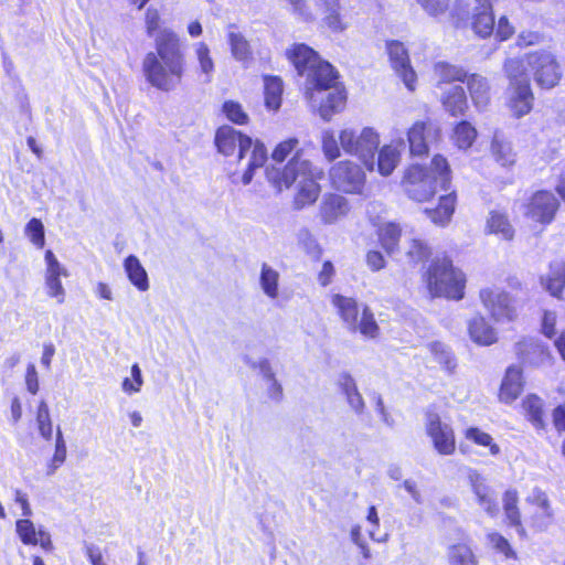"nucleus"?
Segmentation results:
<instances>
[{"label":"nucleus","mask_w":565,"mask_h":565,"mask_svg":"<svg viewBox=\"0 0 565 565\" xmlns=\"http://www.w3.org/2000/svg\"><path fill=\"white\" fill-rule=\"evenodd\" d=\"M287 56L298 74L306 77L305 95L311 107L318 108L324 120H330L345 102L344 90L337 82L333 66L303 43L295 44L287 51Z\"/></svg>","instance_id":"f257e3e1"},{"label":"nucleus","mask_w":565,"mask_h":565,"mask_svg":"<svg viewBox=\"0 0 565 565\" xmlns=\"http://www.w3.org/2000/svg\"><path fill=\"white\" fill-rule=\"evenodd\" d=\"M160 15L157 10L146 12L149 36L154 38V52L146 54L142 71L148 83L162 92L175 89L185 71V56L178 34L171 29H159Z\"/></svg>","instance_id":"f03ea898"},{"label":"nucleus","mask_w":565,"mask_h":565,"mask_svg":"<svg viewBox=\"0 0 565 565\" xmlns=\"http://www.w3.org/2000/svg\"><path fill=\"white\" fill-rule=\"evenodd\" d=\"M425 280L433 297H445L460 300L463 298L466 278L463 273L455 268L449 258H436L429 265Z\"/></svg>","instance_id":"7ed1b4c3"},{"label":"nucleus","mask_w":565,"mask_h":565,"mask_svg":"<svg viewBox=\"0 0 565 565\" xmlns=\"http://www.w3.org/2000/svg\"><path fill=\"white\" fill-rule=\"evenodd\" d=\"M341 148L356 156L369 172L375 171V152L380 146V135L372 127H364L359 134L345 128L339 135Z\"/></svg>","instance_id":"20e7f679"},{"label":"nucleus","mask_w":565,"mask_h":565,"mask_svg":"<svg viewBox=\"0 0 565 565\" xmlns=\"http://www.w3.org/2000/svg\"><path fill=\"white\" fill-rule=\"evenodd\" d=\"M526 64L533 71L534 81L542 88H553L561 81V66L555 55L548 51H537L527 54Z\"/></svg>","instance_id":"39448f33"},{"label":"nucleus","mask_w":565,"mask_h":565,"mask_svg":"<svg viewBox=\"0 0 565 565\" xmlns=\"http://www.w3.org/2000/svg\"><path fill=\"white\" fill-rule=\"evenodd\" d=\"M425 430L434 449L441 456H450L456 450V436L452 426L444 422L435 412H427Z\"/></svg>","instance_id":"423d86ee"},{"label":"nucleus","mask_w":565,"mask_h":565,"mask_svg":"<svg viewBox=\"0 0 565 565\" xmlns=\"http://www.w3.org/2000/svg\"><path fill=\"white\" fill-rule=\"evenodd\" d=\"M479 298L487 312L497 322H510L516 317V309L512 297L499 288H484Z\"/></svg>","instance_id":"0eeeda50"},{"label":"nucleus","mask_w":565,"mask_h":565,"mask_svg":"<svg viewBox=\"0 0 565 565\" xmlns=\"http://www.w3.org/2000/svg\"><path fill=\"white\" fill-rule=\"evenodd\" d=\"M267 181L277 193L282 190V186L289 189L295 184L294 206L297 210L316 202L320 193V185L316 179H300L298 182H296L297 179H267Z\"/></svg>","instance_id":"6e6552de"},{"label":"nucleus","mask_w":565,"mask_h":565,"mask_svg":"<svg viewBox=\"0 0 565 565\" xmlns=\"http://www.w3.org/2000/svg\"><path fill=\"white\" fill-rule=\"evenodd\" d=\"M558 207V200L552 192L537 191L530 198L525 205L524 215L532 222L545 226L554 220Z\"/></svg>","instance_id":"1a4fd4ad"},{"label":"nucleus","mask_w":565,"mask_h":565,"mask_svg":"<svg viewBox=\"0 0 565 565\" xmlns=\"http://www.w3.org/2000/svg\"><path fill=\"white\" fill-rule=\"evenodd\" d=\"M440 138L439 126L430 119L419 120L412 125L407 132L411 153L424 156L428 152L429 143Z\"/></svg>","instance_id":"9d476101"},{"label":"nucleus","mask_w":565,"mask_h":565,"mask_svg":"<svg viewBox=\"0 0 565 565\" xmlns=\"http://www.w3.org/2000/svg\"><path fill=\"white\" fill-rule=\"evenodd\" d=\"M14 531L21 543L26 546H40L44 552H52L54 548L50 532L30 518L17 519Z\"/></svg>","instance_id":"9b49d317"},{"label":"nucleus","mask_w":565,"mask_h":565,"mask_svg":"<svg viewBox=\"0 0 565 565\" xmlns=\"http://www.w3.org/2000/svg\"><path fill=\"white\" fill-rule=\"evenodd\" d=\"M402 186L409 199L424 202L450 190V179H403Z\"/></svg>","instance_id":"f8f14e48"},{"label":"nucleus","mask_w":565,"mask_h":565,"mask_svg":"<svg viewBox=\"0 0 565 565\" xmlns=\"http://www.w3.org/2000/svg\"><path fill=\"white\" fill-rule=\"evenodd\" d=\"M45 273H44V285L46 295L54 298L57 303L65 301L66 291L61 281V277H67V269L58 262L52 250L45 253Z\"/></svg>","instance_id":"ddd939ff"},{"label":"nucleus","mask_w":565,"mask_h":565,"mask_svg":"<svg viewBox=\"0 0 565 565\" xmlns=\"http://www.w3.org/2000/svg\"><path fill=\"white\" fill-rule=\"evenodd\" d=\"M386 49L392 67L397 74V76L401 77V79L409 90H415L417 76L414 68L411 65L408 53L404 47L403 43L398 41H391L387 42Z\"/></svg>","instance_id":"4468645a"},{"label":"nucleus","mask_w":565,"mask_h":565,"mask_svg":"<svg viewBox=\"0 0 565 565\" xmlns=\"http://www.w3.org/2000/svg\"><path fill=\"white\" fill-rule=\"evenodd\" d=\"M215 146L220 153L224 156H232L238 150L239 159L243 158L244 152L253 145V140L242 135L231 126H222L216 130L214 138Z\"/></svg>","instance_id":"2eb2a0df"},{"label":"nucleus","mask_w":565,"mask_h":565,"mask_svg":"<svg viewBox=\"0 0 565 565\" xmlns=\"http://www.w3.org/2000/svg\"><path fill=\"white\" fill-rule=\"evenodd\" d=\"M469 482L479 507L490 516L495 518L499 505L494 490L487 483L486 478L472 471L469 473Z\"/></svg>","instance_id":"dca6fc26"},{"label":"nucleus","mask_w":565,"mask_h":565,"mask_svg":"<svg viewBox=\"0 0 565 565\" xmlns=\"http://www.w3.org/2000/svg\"><path fill=\"white\" fill-rule=\"evenodd\" d=\"M349 211L350 205L345 198L339 194H328L320 203L319 216L323 224L331 225L344 218Z\"/></svg>","instance_id":"f3484780"},{"label":"nucleus","mask_w":565,"mask_h":565,"mask_svg":"<svg viewBox=\"0 0 565 565\" xmlns=\"http://www.w3.org/2000/svg\"><path fill=\"white\" fill-rule=\"evenodd\" d=\"M518 354L531 365L541 366L551 363L548 348L535 339H525L518 343Z\"/></svg>","instance_id":"a211bd4d"},{"label":"nucleus","mask_w":565,"mask_h":565,"mask_svg":"<svg viewBox=\"0 0 565 565\" xmlns=\"http://www.w3.org/2000/svg\"><path fill=\"white\" fill-rule=\"evenodd\" d=\"M509 108L513 116L521 118L527 115L533 107V93L530 84L523 81L522 85L509 87Z\"/></svg>","instance_id":"6ab92c4d"},{"label":"nucleus","mask_w":565,"mask_h":565,"mask_svg":"<svg viewBox=\"0 0 565 565\" xmlns=\"http://www.w3.org/2000/svg\"><path fill=\"white\" fill-rule=\"evenodd\" d=\"M522 370L519 366L511 365L507 369L499 391V399L502 403L510 404L514 402L523 390Z\"/></svg>","instance_id":"aec40b11"},{"label":"nucleus","mask_w":565,"mask_h":565,"mask_svg":"<svg viewBox=\"0 0 565 565\" xmlns=\"http://www.w3.org/2000/svg\"><path fill=\"white\" fill-rule=\"evenodd\" d=\"M527 502L534 505L533 523L540 530H545L553 521V511L545 492L534 489L527 498Z\"/></svg>","instance_id":"412c9836"},{"label":"nucleus","mask_w":565,"mask_h":565,"mask_svg":"<svg viewBox=\"0 0 565 565\" xmlns=\"http://www.w3.org/2000/svg\"><path fill=\"white\" fill-rule=\"evenodd\" d=\"M468 332L470 339L479 345H491L498 341L495 329L480 315L469 320Z\"/></svg>","instance_id":"4be33fe9"},{"label":"nucleus","mask_w":565,"mask_h":565,"mask_svg":"<svg viewBox=\"0 0 565 565\" xmlns=\"http://www.w3.org/2000/svg\"><path fill=\"white\" fill-rule=\"evenodd\" d=\"M456 193L454 190L439 193V204L434 210H426V214L431 222L438 226H446L455 212Z\"/></svg>","instance_id":"5701e85b"},{"label":"nucleus","mask_w":565,"mask_h":565,"mask_svg":"<svg viewBox=\"0 0 565 565\" xmlns=\"http://www.w3.org/2000/svg\"><path fill=\"white\" fill-rule=\"evenodd\" d=\"M122 267L129 282L137 290L145 292L150 288L148 273L136 255L127 256L122 262Z\"/></svg>","instance_id":"b1692460"},{"label":"nucleus","mask_w":565,"mask_h":565,"mask_svg":"<svg viewBox=\"0 0 565 565\" xmlns=\"http://www.w3.org/2000/svg\"><path fill=\"white\" fill-rule=\"evenodd\" d=\"M331 305L335 308L337 313L348 329L356 327V319L361 312L355 299L334 294L331 296Z\"/></svg>","instance_id":"393cba45"},{"label":"nucleus","mask_w":565,"mask_h":565,"mask_svg":"<svg viewBox=\"0 0 565 565\" xmlns=\"http://www.w3.org/2000/svg\"><path fill=\"white\" fill-rule=\"evenodd\" d=\"M440 100L445 110L451 116L463 115L468 108L465 89L458 85L448 88Z\"/></svg>","instance_id":"a878e982"},{"label":"nucleus","mask_w":565,"mask_h":565,"mask_svg":"<svg viewBox=\"0 0 565 565\" xmlns=\"http://www.w3.org/2000/svg\"><path fill=\"white\" fill-rule=\"evenodd\" d=\"M315 2L324 14L323 22L329 29L333 32H341L345 29L340 14V0H315Z\"/></svg>","instance_id":"bb28decb"},{"label":"nucleus","mask_w":565,"mask_h":565,"mask_svg":"<svg viewBox=\"0 0 565 565\" xmlns=\"http://www.w3.org/2000/svg\"><path fill=\"white\" fill-rule=\"evenodd\" d=\"M279 271L267 263H263L259 274V286L264 295L270 300L279 297Z\"/></svg>","instance_id":"cd10ccee"},{"label":"nucleus","mask_w":565,"mask_h":565,"mask_svg":"<svg viewBox=\"0 0 565 565\" xmlns=\"http://www.w3.org/2000/svg\"><path fill=\"white\" fill-rule=\"evenodd\" d=\"M542 285L554 297H558L565 287V264L552 263L546 276L541 278Z\"/></svg>","instance_id":"c85d7f7f"},{"label":"nucleus","mask_w":565,"mask_h":565,"mask_svg":"<svg viewBox=\"0 0 565 565\" xmlns=\"http://www.w3.org/2000/svg\"><path fill=\"white\" fill-rule=\"evenodd\" d=\"M401 160V151L393 145L382 147L375 160L376 171L382 175H390Z\"/></svg>","instance_id":"c756f323"},{"label":"nucleus","mask_w":565,"mask_h":565,"mask_svg":"<svg viewBox=\"0 0 565 565\" xmlns=\"http://www.w3.org/2000/svg\"><path fill=\"white\" fill-rule=\"evenodd\" d=\"M401 228L396 223H384L379 225L377 236L382 248L392 255L398 249Z\"/></svg>","instance_id":"7c9ffc66"},{"label":"nucleus","mask_w":565,"mask_h":565,"mask_svg":"<svg viewBox=\"0 0 565 565\" xmlns=\"http://www.w3.org/2000/svg\"><path fill=\"white\" fill-rule=\"evenodd\" d=\"M468 88L470 92L471 99L476 107L484 108L489 104L490 87L484 77L477 74H472L468 78Z\"/></svg>","instance_id":"2f4dec72"},{"label":"nucleus","mask_w":565,"mask_h":565,"mask_svg":"<svg viewBox=\"0 0 565 565\" xmlns=\"http://www.w3.org/2000/svg\"><path fill=\"white\" fill-rule=\"evenodd\" d=\"M350 331H359L364 338L375 339L380 333V327L375 320L372 310L367 306H363L361 313L356 319V327H351Z\"/></svg>","instance_id":"473e14b6"},{"label":"nucleus","mask_w":565,"mask_h":565,"mask_svg":"<svg viewBox=\"0 0 565 565\" xmlns=\"http://www.w3.org/2000/svg\"><path fill=\"white\" fill-rule=\"evenodd\" d=\"M487 228L490 233L499 235L505 241H511L514 236V230L503 213L491 211L487 221Z\"/></svg>","instance_id":"72a5a7b5"},{"label":"nucleus","mask_w":565,"mask_h":565,"mask_svg":"<svg viewBox=\"0 0 565 565\" xmlns=\"http://www.w3.org/2000/svg\"><path fill=\"white\" fill-rule=\"evenodd\" d=\"M518 492L513 489L507 490L503 494V509L509 524L515 526L519 534H524V529L521 525V514L518 508Z\"/></svg>","instance_id":"f704fd0d"},{"label":"nucleus","mask_w":565,"mask_h":565,"mask_svg":"<svg viewBox=\"0 0 565 565\" xmlns=\"http://www.w3.org/2000/svg\"><path fill=\"white\" fill-rule=\"evenodd\" d=\"M523 411L535 428H544L543 401L536 395H527L522 402Z\"/></svg>","instance_id":"c9c22d12"},{"label":"nucleus","mask_w":565,"mask_h":565,"mask_svg":"<svg viewBox=\"0 0 565 565\" xmlns=\"http://www.w3.org/2000/svg\"><path fill=\"white\" fill-rule=\"evenodd\" d=\"M232 55L239 62H247L252 58V50L245 36L237 31L231 30L227 34Z\"/></svg>","instance_id":"e433bc0d"},{"label":"nucleus","mask_w":565,"mask_h":565,"mask_svg":"<svg viewBox=\"0 0 565 565\" xmlns=\"http://www.w3.org/2000/svg\"><path fill=\"white\" fill-rule=\"evenodd\" d=\"M491 153L494 160L503 167L511 166L515 162V153L512 145L507 140L500 139L498 136H494L492 140Z\"/></svg>","instance_id":"4c0bfd02"},{"label":"nucleus","mask_w":565,"mask_h":565,"mask_svg":"<svg viewBox=\"0 0 565 565\" xmlns=\"http://www.w3.org/2000/svg\"><path fill=\"white\" fill-rule=\"evenodd\" d=\"M297 244L310 258L320 259L322 247L308 228L303 227L297 232Z\"/></svg>","instance_id":"58836bf2"},{"label":"nucleus","mask_w":565,"mask_h":565,"mask_svg":"<svg viewBox=\"0 0 565 565\" xmlns=\"http://www.w3.org/2000/svg\"><path fill=\"white\" fill-rule=\"evenodd\" d=\"M312 173L311 162L302 157L301 150H297L285 166L282 177H310Z\"/></svg>","instance_id":"ea45409f"},{"label":"nucleus","mask_w":565,"mask_h":565,"mask_svg":"<svg viewBox=\"0 0 565 565\" xmlns=\"http://www.w3.org/2000/svg\"><path fill=\"white\" fill-rule=\"evenodd\" d=\"M434 74L439 83L463 82L467 77V73L461 67L446 62H437L434 65Z\"/></svg>","instance_id":"a19ab883"},{"label":"nucleus","mask_w":565,"mask_h":565,"mask_svg":"<svg viewBox=\"0 0 565 565\" xmlns=\"http://www.w3.org/2000/svg\"><path fill=\"white\" fill-rule=\"evenodd\" d=\"M465 437L467 440L472 441L473 444L486 447L489 449V454L491 456H498L501 451L498 444L494 443L491 435L481 430L478 427H469L465 430Z\"/></svg>","instance_id":"79ce46f5"},{"label":"nucleus","mask_w":565,"mask_h":565,"mask_svg":"<svg viewBox=\"0 0 565 565\" xmlns=\"http://www.w3.org/2000/svg\"><path fill=\"white\" fill-rule=\"evenodd\" d=\"M472 28L475 32L487 38L492 34L494 29V17L492 10H473Z\"/></svg>","instance_id":"37998d69"},{"label":"nucleus","mask_w":565,"mask_h":565,"mask_svg":"<svg viewBox=\"0 0 565 565\" xmlns=\"http://www.w3.org/2000/svg\"><path fill=\"white\" fill-rule=\"evenodd\" d=\"M281 93L282 82L279 77H265V102L268 108L277 110L280 107Z\"/></svg>","instance_id":"c03bdc74"},{"label":"nucleus","mask_w":565,"mask_h":565,"mask_svg":"<svg viewBox=\"0 0 565 565\" xmlns=\"http://www.w3.org/2000/svg\"><path fill=\"white\" fill-rule=\"evenodd\" d=\"M405 256L409 263L418 264L431 255L430 247L419 238H411L405 243Z\"/></svg>","instance_id":"a18cd8bd"},{"label":"nucleus","mask_w":565,"mask_h":565,"mask_svg":"<svg viewBox=\"0 0 565 565\" xmlns=\"http://www.w3.org/2000/svg\"><path fill=\"white\" fill-rule=\"evenodd\" d=\"M505 73L510 79V87L523 84H530L524 61L520 58H510L504 64Z\"/></svg>","instance_id":"49530a36"},{"label":"nucleus","mask_w":565,"mask_h":565,"mask_svg":"<svg viewBox=\"0 0 565 565\" xmlns=\"http://www.w3.org/2000/svg\"><path fill=\"white\" fill-rule=\"evenodd\" d=\"M35 420L40 436L44 440L50 441L53 437V424L49 405L45 401L39 403Z\"/></svg>","instance_id":"de8ad7c7"},{"label":"nucleus","mask_w":565,"mask_h":565,"mask_svg":"<svg viewBox=\"0 0 565 565\" xmlns=\"http://www.w3.org/2000/svg\"><path fill=\"white\" fill-rule=\"evenodd\" d=\"M450 565H477L471 548L463 543L451 545L448 550Z\"/></svg>","instance_id":"09e8293b"},{"label":"nucleus","mask_w":565,"mask_h":565,"mask_svg":"<svg viewBox=\"0 0 565 565\" xmlns=\"http://www.w3.org/2000/svg\"><path fill=\"white\" fill-rule=\"evenodd\" d=\"M477 138L476 128L468 121L459 122L454 131V140L458 148L468 149Z\"/></svg>","instance_id":"8fccbe9b"},{"label":"nucleus","mask_w":565,"mask_h":565,"mask_svg":"<svg viewBox=\"0 0 565 565\" xmlns=\"http://www.w3.org/2000/svg\"><path fill=\"white\" fill-rule=\"evenodd\" d=\"M428 349L434 355L436 362H438L447 371H452L456 367L455 356L445 343L435 341L428 344Z\"/></svg>","instance_id":"3c124183"},{"label":"nucleus","mask_w":565,"mask_h":565,"mask_svg":"<svg viewBox=\"0 0 565 565\" xmlns=\"http://www.w3.org/2000/svg\"><path fill=\"white\" fill-rule=\"evenodd\" d=\"M66 443L60 427L56 430L55 449L51 461L47 465V475H53L66 460Z\"/></svg>","instance_id":"603ef678"},{"label":"nucleus","mask_w":565,"mask_h":565,"mask_svg":"<svg viewBox=\"0 0 565 565\" xmlns=\"http://www.w3.org/2000/svg\"><path fill=\"white\" fill-rule=\"evenodd\" d=\"M333 185L345 193L369 194L365 179H333Z\"/></svg>","instance_id":"864d4df0"},{"label":"nucleus","mask_w":565,"mask_h":565,"mask_svg":"<svg viewBox=\"0 0 565 565\" xmlns=\"http://www.w3.org/2000/svg\"><path fill=\"white\" fill-rule=\"evenodd\" d=\"M195 54L199 61L201 72L204 75H206V81L210 82L212 73L214 71V62L210 55V49L204 42H199L195 45Z\"/></svg>","instance_id":"5fc2aeb1"},{"label":"nucleus","mask_w":565,"mask_h":565,"mask_svg":"<svg viewBox=\"0 0 565 565\" xmlns=\"http://www.w3.org/2000/svg\"><path fill=\"white\" fill-rule=\"evenodd\" d=\"M267 161V149L264 143L256 141L253 145L252 156L248 163V170L244 177H250L256 173L257 168H262Z\"/></svg>","instance_id":"6e6d98bb"},{"label":"nucleus","mask_w":565,"mask_h":565,"mask_svg":"<svg viewBox=\"0 0 565 565\" xmlns=\"http://www.w3.org/2000/svg\"><path fill=\"white\" fill-rule=\"evenodd\" d=\"M25 235L35 247L42 248L44 246V225L39 218L34 217L29 221L25 226Z\"/></svg>","instance_id":"4d7b16f0"},{"label":"nucleus","mask_w":565,"mask_h":565,"mask_svg":"<svg viewBox=\"0 0 565 565\" xmlns=\"http://www.w3.org/2000/svg\"><path fill=\"white\" fill-rule=\"evenodd\" d=\"M223 111L226 117L237 125H245L248 121L247 114L243 110L242 106L233 100L225 102L223 105Z\"/></svg>","instance_id":"13d9d810"},{"label":"nucleus","mask_w":565,"mask_h":565,"mask_svg":"<svg viewBox=\"0 0 565 565\" xmlns=\"http://www.w3.org/2000/svg\"><path fill=\"white\" fill-rule=\"evenodd\" d=\"M297 138H289L279 142L271 152V159L275 162H284L286 158L298 147Z\"/></svg>","instance_id":"bf43d9fd"},{"label":"nucleus","mask_w":565,"mask_h":565,"mask_svg":"<svg viewBox=\"0 0 565 565\" xmlns=\"http://www.w3.org/2000/svg\"><path fill=\"white\" fill-rule=\"evenodd\" d=\"M131 380L125 379L121 384L122 391L129 395L140 392L143 384L141 370L138 364L131 366Z\"/></svg>","instance_id":"052dcab7"},{"label":"nucleus","mask_w":565,"mask_h":565,"mask_svg":"<svg viewBox=\"0 0 565 565\" xmlns=\"http://www.w3.org/2000/svg\"><path fill=\"white\" fill-rule=\"evenodd\" d=\"M322 150L328 160L340 157V148L332 131L326 130L322 134Z\"/></svg>","instance_id":"680f3d73"},{"label":"nucleus","mask_w":565,"mask_h":565,"mask_svg":"<svg viewBox=\"0 0 565 565\" xmlns=\"http://www.w3.org/2000/svg\"><path fill=\"white\" fill-rule=\"evenodd\" d=\"M488 540L493 548L502 553L507 558H515V553L505 537L497 532L488 534Z\"/></svg>","instance_id":"e2e57ef3"},{"label":"nucleus","mask_w":565,"mask_h":565,"mask_svg":"<svg viewBox=\"0 0 565 565\" xmlns=\"http://www.w3.org/2000/svg\"><path fill=\"white\" fill-rule=\"evenodd\" d=\"M420 7L429 14L437 17L447 11L449 0H416Z\"/></svg>","instance_id":"0e129e2a"},{"label":"nucleus","mask_w":565,"mask_h":565,"mask_svg":"<svg viewBox=\"0 0 565 565\" xmlns=\"http://www.w3.org/2000/svg\"><path fill=\"white\" fill-rule=\"evenodd\" d=\"M13 501L20 508L22 518H31L33 510L31 508L28 494L21 489L13 490Z\"/></svg>","instance_id":"69168bd1"},{"label":"nucleus","mask_w":565,"mask_h":565,"mask_svg":"<svg viewBox=\"0 0 565 565\" xmlns=\"http://www.w3.org/2000/svg\"><path fill=\"white\" fill-rule=\"evenodd\" d=\"M245 361L253 369H258L264 382L276 377L271 363L268 359H260L258 362H250L249 359H246Z\"/></svg>","instance_id":"338daca9"},{"label":"nucleus","mask_w":565,"mask_h":565,"mask_svg":"<svg viewBox=\"0 0 565 565\" xmlns=\"http://www.w3.org/2000/svg\"><path fill=\"white\" fill-rule=\"evenodd\" d=\"M337 384L343 395L358 391L355 380L347 372H342L338 375Z\"/></svg>","instance_id":"774afa93"}]
</instances>
